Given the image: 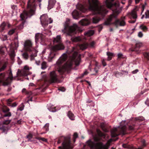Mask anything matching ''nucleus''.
<instances>
[{
    "label": "nucleus",
    "mask_w": 149,
    "mask_h": 149,
    "mask_svg": "<svg viewBox=\"0 0 149 149\" xmlns=\"http://www.w3.org/2000/svg\"><path fill=\"white\" fill-rule=\"evenodd\" d=\"M67 58V54L66 53H64L57 62L56 64L59 67L58 71L61 74L70 68L73 63L76 66L78 65L79 64L80 61V56L78 55L77 52L74 51L72 56L70 57L69 60L63 66L61 67V65L66 60Z\"/></svg>",
    "instance_id": "obj_1"
},
{
    "label": "nucleus",
    "mask_w": 149,
    "mask_h": 149,
    "mask_svg": "<svg viewBox=\"0 0 149 149\" xmlns=\"http://www.w3.org/2000/svg\"><path fill=\"white\" fill-rule=\"evenodd\" d=\"M89 5L85 6L80 4L77 6V8L83 12H85L87 9L95 11L96 13L101 15L103 17L108 11L106 10L104 6L99 7V3L97 0H88Z\"/></svg>",
    "instance_id": "obj_2"
},
{
    "label": "nucleus",
    "mask_w": 149,
    "mask_h": 149,
    "mask_svg": "<svg viewBox=\"0 0 149 149\" xmlns=\"http://www.w3.org/2000/svg\"><path fill=\"white\" fill-rule=\"evenodd\" d=\"M114 0H106L105 1L106 5L107 8H111L112 7H115L116 9L115 10H112L113 14L111 15L107 19L104 23L105 25H110L111 24V22L113 18H116L120 12V11L118 10L117 8L119 6V3L118 1H116L114 4L112 3L113 2Z\"/></svg>",
    "instance_id": "obj_3"
},
{
    "label": "nucleus",
    "mask_w": 149,
    "mask_h": 149,
    "mask_svg": "<svg viewBox=\"0 0 149 149\" xmlns=\"http://www.w3.org/2000/svg\"><path fill=\"white\" fill-rule=\"evenodd\" d=\"M70 23V19L67 18L64 24V29L62 30L63 33L68 35L71 36L72 33L82 32V30L76 24H74L72 26H69Z\"/></svg>",
    "instance_id": "obj_4"
},
{
    "label": "nucleus",
    "mask_w": 149,
    "mask_h": 149,
    "mask_svg": "<svg viewBox=\"0 0 149 149\" xmlns=\"http://www.w3.org/2000/svg\"><path fill=\"white\" fill-rule=\"evenodd\" d=\"M9 111V109L6 106L4 105L1 106L0 113L2 116L0 117V125H8L10 123L11 120L8 118L11 116Z\"/></svg>",
    "instance_id": "obj_5"
},
{
    "label": "nucleus",
    "mask_w": 149,
    "mask_h": 149,
    "mask_svg": "<svg viewBox=\"0 0 149 149\" xmlns=\"http://www.w3.org/2000/svg\"><path fill=\"white\" fill-rule=\"evenodd\" d=\"M35 0H29L27 3V10L24 11L20 14V17L22 20L26 19L28 16L30 17L33 15L35 13Z\"/></svg>",
    "instance_id": "obj_6"
},
{
    "label": "nucleus",
    "mask_w": 149,
    "mask_h": 149,
    "mask_svg": "<svg viewBox=\"0 0 149 149\" xmlns=\"http://www.w3.org/2000/svg\"><path fill=\"white\" fill-rule=\"evenodd\" d=\"M113 141V139H110L107 141L106 144H104L102 142L95 143L89 140L87 141L86 143L91 148L94 149H108Z\"/></svg>",
    "instance_id": "obj_7"
},
{
    "label": "nucleus",
    "mask_w": 149,
    "mask_h": 149,
    "mask_svg": "<svg viewBox=\"0 0 149 149\" xmlns=\"http://www.w3.org/2000/svg\"><path fill=\"white\" fill-rule=\"evenodd\" d=\"M63 141L62 146H59L58 148L61 149H71L73 147L71 145L70 143V138L69 137H65L62 136L58 139V143H60Z\"/></svg>",
    "instance_id": "obj_8"
},
{
    "label": "nucleus",
    "mask_w": 149,
    "mask_h": 149,
    "mask_svg": "<svg viewBox=\"0 0 149 149\" xmlns=\"http://www.w3.org/2000/svg\"><path fill=\"white\" fill-rule=\"evenodd\" d=\"M125 121H122L121 123L120 126L117 128H115L111 131V136L112 137H116L119 135L120 133L124 134L126 127L125 125H122V124L124 123Z\"/></svg>",
    "instance_id": "obj_9"
},
{
    "label": "nucleus",
    "mask_w": 149,
    "mask_h": 149,
    "mask_svg": "<svg viewBox=\"0 0 149 149\" xmlns=\"http://www.w3.org/2000/svg\"><path fill=\"white\" fill-rule=\"evenodd\" d=\"M40 19L41 24L43 26L47 25L53 22L52 19L51 18H49L46 14H44L41 16Z\"/></svg>",
    "instance_id": "obj_10"
},
{
    "label": "nucleus",
    "mask_w": 149,
    "mask_h": 149,
    "mask_svg": "<svg viewBox=\"0 0 149 149\" xmlns=\"http://www.w3.org/2000/svg\"><path fill=\"white\" fill-rule=\"evenodd\" d=\"M24 47L26 50L29 51H33L34 50V49H36V47L34 48L32 47V43L30 40H26L24 43Z\"/></svg>",
    "instance_id": "obj_11"
},
{
    "label": "nucleus",
    "mask_w": 149,
    "mask_h": 149,
    "mask_svg": "<svg viewBox=\"0 0 149 149\" xmlns=\"http://www.w3.org/2000/svg\"><path fill=\"white\" fill-rule=\"evenodd\" d=\"M58 78L57 75L54 71H53L50 72V78L49 82L50 83H55L57 81Z\"/></svg>",
    "instance_id": "obj_12"
},
{
    "label": "nucleus",
    "mask_w": 149,
    "mask_h": 149,
    "mask_svg": "<svg viewBox=\"0 0 149 149\" xmlns=\"http://www.w3.org/2000/svg\"><path fill=\"white\" fill-rule=\"evenodd\" d=\"M64 46L63 43L61 42L58 43V44L52 46L51 47L50 49L52 51H56L58 50L64 49Z\"/></svg>",
    "instance_id": "obj_13"
},
{
    "label": "nucleus",
    "mask_w": 149,
    "mask_h": 149,
    "mask_svg": "<svg viewBox=\"0 0 149 149\" xmlns=\"http://www.w3.org/2000/svg\"><path fill=\"white\" fill-rule=\"evenodd\" d=\"M125 17H122L120 19L116 20L114 24L117 27L119 26H124L125 25Z\"/></svg>",
    "instance_id": "obj_14"
},
{
    "label": "nucleus",
    "mask_w": 149,
    "mask_h": 149,
    "mask_svg": "<svg viewBox=\"0 0 149 149\" xmlns=\"http://www.w3.org/2000/svg\"><path fill=\"white\" fill-rule=\"evenodd\" d=\"M88 47V44L87 43H84L80 45H77L75 47L72 48V52L74 51L75 50H77L78 47H79L81 49L84 50L86 48Z\"/></svg>",
    "instance_id": "obj_15"
},
{
    "label": "nucleus",
    "mask_w": 149,
    "mask_h": 149,
    "mask_svg": "<svg viewBox=\"0 0 149 149\" xmlns=\"http://www.w3.org/2000/svg\"><path fill=\"white\" fill-rule=\"evenodd\" d=\"M29 68L28 66H25L24 67V69L22 70L21 71L22 74L24 76H26L29 74Z\"/></svg>",
    "instance_id": "obj_16"
},
{
    "label": "nucleus",
    "mask_w": 149,
    "mask_h": 149,
    "mask_svg": "<svg viewBox=\"0 0 149 149\" xmlns=\"http://www.w3.org/2000/svg\"><path fill=\"white\" fill-rule=\"evenodd\" d=\"M94 31L93 30H89L84 33V39H86L88 37H90L94 34Z\"/></svg>",
    "instance_id": "obj_17"
},
{
    "label": "nucleus",
    "mask_w": 149,
    "mask_h": 149,
    "mask_svg": "<svg viewBox=\"0 0 149 149\" xmlns=\"http://www.w3.org/2000/svg\"><path fill=\"white\" fill-rule=\"evenodd\" d=\"M90 23V21L87 19H83L79 22V24L83 26L87 25L89 24Z\"/></svg>",
    "instance_id": "obj_18"
},
{
    "label": "nucleus",
    "mask_w": 149,
    "mask_h": 149,
    "mask_svg": "<svg viewBox=\"0 0 149 149\" xmlns=\"http://www.w3.org/2000/svg\"><path fill=\"white\" fill-rule=\"evenodd\" d=\"M48 2V8L50 10L53 8L56 2V1L55 0H49Z\"/></svg>",
    "instance_id": "obj_19"
},
{
    "label": "nucleus",
    "mask_w": 149,
    "mask_h": 149,
    "mask_svg": "<svg viewBox=\"0 0 149 149\" xmlns=\"http://www.w3.org/2000/svg\"><path fill=\"white\" fill-rule=\"evenodd\" d=\"M72 15L74 19H77L79 16V13L76 10H74L72 13Z\"/></svg>",
    "instance_id": "obj_20"
},
{
    "label": "nucleus",
    "mask_w": 149,
    "mask_h": 149,
    "mask_svg": "<svg viewBox=\"0 0 149 149\" xmlns=\"http://www.w3.org/2000/svg\"><path fill=\"white\" fill-rule=\"evenodd\" d=\"M61 38L60 36H58L56 38H54L53 42L54 43H61Z\"/></svg>",
    "instance_id": "obj_21"
},
{
    "label": "nucleus",
    "mask_w": 149,
    "mask_h": 149,
    "mask_svg": "<svg viewBox=\"0 0 149 149\" xmlns=\"http://www.w3.org/2000/svg\"><path fill=\"white\" fill-rule=\"evenodd\" d=\"M34 53V54H31L30 56V59L31 61L33 60L34 59V57L36 56L37 53L38 51L36 49H34V50L32 51Z\"/></svg>",
    "instance_id": "obj_22"
},
{
    "label": "nucleus",
    "mask_w": 149,
    "mask_h": 149,
    "mask_svg": "<svg viewBox=\"0 0 149 149\" xmlns=\"http://www.w3.org/2000/svg\"><path fill=\"white\" fill-rule=\"evenodd\" d=\"M6 22H3L0 25V31H2L6 29Z\"/></svg>",
    "instance_id": "obj_23"
},
{
    "label": "nucleus",
    "mask_w": 149,
    "mask_h": 149,
    "mask_svg": "<svg viewBox=\"0 0 149 149\" xmlns=\"http://www.w3.org/2000/svg\"><path fill=\"white\" fill-rule=\"evenodd\" d=\"M107 54L108 56V61H110L112 59V57L114 56V54L113 53L109 52H107Z\"/></svg>",
    "instance_id": "obj_24"
},
{
    "label": "nucleus",
    "mask_w": 149,
    "mask_h": 149,
    "mask_svg": "<svg viewBox=\"0 0 149 149\" xmlns=\"http://www.w3.org/2000/svg\"><path fill=\"white\" fill-rule=\"evenodd\" d=\"M67 115L69 118L72 120H74L75 119V117L74 114L70 111H69Z\"/></svg>",
    "instance_id": "obj_25"
},
{
    "label": "nucleus",
    "mask_w": 149,
    "mask_h": 149,
    "mask_svg": "<svg viewBox=\"0 0 149 149\" xmlns=\"http://www.w3.org/2000/svg\"><path fill=\"white\" fill-rule=\"evenodd\" d=\"M71 40L73 42H77L80 41L81 40V38L79 36L75 37L72 38Z\"/></svg>",
    "instance_id": "obj_26"
},
{
    "label": "nucleus",
    "mask_w": 149,
    "mask_h": 149,
    "mask_svg": "<svg viewBox=\"0 0 149 149\" xmlns=\"http://www.w3.org/2000/svg\"><path fill=\"white\" fill-rule=\"evenodd\" d=\"M97 134L99 137L103 136L104 138L105 136V135L102 133L99 129H97Z\"/></svg>",
    "instance_id": "obj_27"
},
{
    "label": "nucleus",
    "mask_w": 149,
    "mask_h": 149,
    "mask_svg": "<svg viewBox=\"0 0 149 149\" xmlns=\"http://www.w3.org/2000/svg\"><path fill=\"white\" fill-rule=\"evenodd\" d=\"M101 18L97 17H95L93 18V22L94 23H96L100 20Z\"/></svg>",
    "instance_id": "obj_28"
},
{
    "label": "nucleus",
    "mask_w": 149,
    "mask_h": 149,
    "mask_svg": "<svg viewBox=\"0 0 149 149\" xmlns=\"http://www.w3.org/2000/svg\"><path fill=\"white\" fill-rule=\"evenodd\" d=\"M105 125L104 123H101L100 125V126L103 130L105 132H107L108 131L107 129H106L105 127Z\"/></svg>",
    "instance_id": "obj_29"
},
{
    "label": "nucleus",
    "mask_w": 149,
    "mask_h": 149,
    "mask_svg": "<svg viewBox=\"0 0 149 149\" xmlns=\"http://www.w3.org/2000/svg\"><path fill=\"white\" fill-rule=\"evenodd\" d=\"M131 16L134 19L137 18V15L136 12L135 10H133L131 13Z\"/></svg>",
    "instance_id": "obj_30"
},
{
    "label": "nucleus",
    "mask_w": 149,
    "mask_h": 149,
    "mask_svg": "<svg viewBox=\"0 0 149 149\" xmlns=\"http://www.w3.org/2000/svg\"><path fill=\"white\" fill-rule=\"evenodd\" d=\"M35 139H37L40 142L41 141H42L44 142H47V139L42 137H36L35 138Z\"/></svg>",
    "instance_id": "obj_31"
},
{
    "label": "nucleus",
    "mask_w": 149,
    "mask_h": 149,
    "mask_svg": "<svg viewBox=\"0 0 149 149\" xmlns=\"http://www.w3.org/2000/svg\"><path fill=\"white\" fill-rule=\"evenodd\" d=\"M139 28L143 31H145L147 30V28L146 26L143 25H141L139 26Z\"/></svg>",
    "instance_id": "obj_32"
},
{
    "label": "nucleus",
    "mask_w": 149,
    "mask_h": 149,
    "mask_svg": "<svg viewBox=\"0 0 149 149\" xmlns=\"http://www.w3.org/2000/svg\"><path fill=\"white\" fill-rule=\"evenodd\" d=\"M47 68L46 63L45 62H43L41 64V68L42 69H44Z\"/></svg>",
    "instance_id": "obj_33"
},
{
    "label": "nucleus",
    "mask_w": 149,
    "mask_h": 149,
    "mask_svg": "<svg viewBox=\"0 0 149 149\" xmlns=\"http://www.w3.org/2000/svg\"><path fill=\"white\" fill-rule=\"evenodd\" d=\"M22 56L25 59H27L28 58V55L27 53H24L22 54Z\"/></svg>",
    "instance_id": "obj_34"
},
{
    "label": "nucleus",
    "mask_w": 149,
    "mask_h": 149,
    "mask_svg": "<svg viewBox=\"0 0 149 149\" xmlns=\"http://www.w3.org/2000/svg\"><path fill=\"white\" fill-rule=\"evenodd\" d=\"M4 76L5 74L4 73L0 74V83L2 81Z\"/></svg>",
    "instance_id": "obj_35"
},
{
    "label": "nucleus",
    "mask_w": 149,
    "mask_h": 149,
    "mask_svg": "<svg viewBox=\"0 0 149 149\" xmlns=\"http://www.w3.org/2000/svg\"><path fill=\"white\" fill-rule=\"evenodd\" d=\"M33 136V134L31 133H29V134L26 136V137L29 139L28 141L30 140L32 138Z\"/></svg>",
    "instance_id": "obj_36"
},
{
    "label": "nucleus",
    "mask_w": 149,
    "mask_h": 149,
    "mask_svg": "<svg viewBox=\"0 0 149 149\" xmlns=\"http://www.w3.org/2000/svg\"><path fill=\"white\" fill-rule=\"evenodd\" d=\"M15 29H13L10 30L8 32V34L10 35H12L15 32Z\"/></svg>",
    "instance_id": "obj_37"
},
{
    "label": "nucleus",
    "mask_w": 149,
    "mask_h": 149,
    "mask_svg": "<svg viewBox=\"0 0 149 149\" xmlns=\"http://www.w3.org/2000/svg\"><path fill=\"white\" fill-rule=\"evenodd\" d=\"M6 67V63H4L2 66L0 68V72L4 70Z\"/></svg>",
    "instance_id": "obj_38"
},
{
    "label": "nucleus",
    "mask_w": 149,
    "mask_h": 149,
    "mask_svg": "<svg viewBox=\"0 0 149 149\" xmlns=\"http://www.w3.org/2000/svg\"><path fill=\"white\" fill-rule=\"evenodd\" d=\"M5 48L3 47H0V54H3L4 53V49Z\"/></svg>",
    "instance_id": "obj_39"
},
{
    "label": "nucleus",
    "mask_w": 149,
    "mask_h": 149,
    "mask_svg": "<svg viewBox=\"0 0 149 149\" xmlns=\"http://www.w3.org/2000/svg\"><path fill=\"white\" fill-rule=\"evenodd\" d=\"M73 136L74 139L73 141L74 142L75 141V139L78 137V134L76 132L74 133V134Z\"/></svg>",
    "instance_id": "obj_40"
},
{
    "label": "nucleus",
    "mask_w": 149,
    "mask_h": 149,
    "mask_svg": "<svg viewBox=\"0 0 149 149\" xmlns=\"http://www.w3.org/2000/svg\"><path fill=\"white\" fill-rule=\"evenodd\" d=\"M143 54L145 57L149 60V53H143Z\"/></svg>",
    "instance_id": "obj_41"
},
{
    "label": "nucleus",
    "mask_w": 149,
    "mask_h": 149,
    "mask_svg": "<svg viewBox=\"0 0 149 149\" xmlns=\"http://www.w3.org/2000/svg\"><path fill=\"white\" fill-rule=\"evenodd\" d=\"M94 140L95 141H99L100 140V138L97 136H95L94 137Z\"/></svg>",
    "instance_id": "obj_42"
},
{
    "label": "nucleus",
    "mask_w": 149,
    "mask_h": 149,
    "mask_svg": "<svg viewBox=\"0 0 149 149\" xmlns=\"http://www.w3.org/2000/svg\"><path fill=\"white\" fill-rule=\"evenodd\" d=\"M95 44V42L94 41H92V42L90 43L89 45H88V47H94Z\"/></svg>",
    "instance_id": "obj_43"
},
{
    "label": "nucleus",
    "mask_w": 149,
    "mask_h": 149,
    "mask_svg": "<svg viewBox=\"0 0 149 149\" xmlns=\"http://www.w3.org/2000/svg\"><path fill=\"white\" fill-rule=\"evenodd\" d=\"M42 36V35L40 34H36L35 36L36 40H38L40 38V37Z\"/></svg>",
    "instance_id": "obj_44"
},
{
    "label": "nucleus",
    "mask_w": 149,
    "mask_h": 149,
    "mask_svg": "<svg viewBox=\"0 0 149 149\" xmlns=\"http://www.w3.org/2000/svg\"><path fill=\"white\" fill-rule=\"evenodd\" d=\"M49 125V123H46L44 126V128L47 131L48 130Z\"/></svg>",
    "instance_id": "obj_45"
},
{
    "label": "nucleus",
    "mask_w": 149,
    "mask_h": 149,
    "mask_svg": "<svg viewBox=\"0 0 149 149\" xmlns=\"http://www.w3.org/2000/svg\"><path fill=\"white\" fill-rule=\"evenodd\" d=\"M22 92L23 93L25 94H28L29 93V92H28L25 88H23L22 90Z\"/></svg>",
    "instance_id": "obj_46"
},
{
    "label": "nucleus",
    "mask_w": 149,
    "mask_h": 149,
    "mask_svg": "<svg viewBox=\"0 0 149 149\" xmlns=\"http://www.w3.org/2000/svg\"><path fill=\"white\" fill-rule=\"evenodd\" d=\"M2 130L3 132L4 133H5L6 134L7 133V131H8V129L7 128H2Z\"/></svg>",
    "instance_id": "obj_47"
},
{
    "label": "nucleus",
    "mask_w": 149,
    "mask_h": 149,
    "mask_svg": "<svg viewBox=\"0 0 149 149\" xmlns=\"http://www.w3.org/2000/svg\"><path fill=\"white\" fill-rule=\"evenodd\" d=\"M138 36L140 38H141L143 36V34L141 32H139L138 33Z\"/></svg>",
    "instance_id": "obj_48"
},
{
    "label": "nucleus",
    "mask_w": 149,
    "mask_h": 149,
    "mask_svg": "<svg viewBox=\"0 0 149 149\" xmlns=\"http://www.w3.org/2000/svg\"><path fill=\"white\" fill-rule=\"evenodd\" d=\"M141 142L142 143V146H143V147L146 146L145 141L143 139L142 140Z\"/></svg>",
    "instance_id": "obj_49"
},
{
    "label": "nucleus",
    "mask_w": 149,
    "mask_h": 149,
    "mask_svg": "<svg viewBox=\"0 0 149 149\" xmlns=\"http://www.w3.org/2000/svg\"><path fill=\"white\" fill-rule=\"evenodd\" d=\"M12 102V100L11 99H8L7 100V102L8 103V105H10V103Z\"/></svg>",
    "instance_id": "obj_50"
},
{
    "label": "nucleus",
    "mask_w": 149,
    "mask_h": 149,
    "mask_svg": "<svg viewBox=\"0 0 149 149\" xmlns=\"http://www.w3.org/2000/svg\"><path fill=\"white\" fill-rule=\"evenodd\" d=\"M88 73V72L86 70L83 74H82V76L83 77L85 75H87Z\"/></svg>",
    "instance_id": "obj_51"
},
{
    "label": "nucleus",
    "mask_w": 149,
    "mask_h": 149,
    "mask_svg": "<svg viewBox=\"0 0 149 149\" xmlns=\"http://www.w3.org/2000/svg\"><path fill=\"white\" fill-rule=\"evenodd\" d=\"M146 17L148 18L149 17V11L148 10L146 13Z\"/></svg>",
    "instance_id": "obj_52"
},
{
    "label": "nucleus",
    "mask_w": 149,
    "mask_h": 149,
    "mask_svg": "<svg viewBox=\"0 0 149 149\" xmlns=\"http://www.w3.org/2000/svg\"><path fill=\"white\" fill-rule=\"evenodd\" d=\"M58 90L63 92H64L65 90V88L64 87L61 88H59Z\"/></svg>",
    "instance_id": "obj_53"
},
{
    "label": "nucleus",
    "mask_w": 149,
    "mask_h": 149,
    "mask_svg": "<svg viewBox=\"0 0 149 149\" xmlns=\"http://www.w3.org/2000/svg\"><path fill=\"white\" fill-rule=\"evenodd\" d=\"M123 55L121 53H119L118 54V58H121L123 56Z\"/></svg>",
    "instance_id": "obj_54"
},
{
    "label": "nucleus",
    "mask_w": 149,
    "mask_h": 149,
    "mask_svg": "<svg viewBox=\"0 0 149 149\" xmlns=\"http://www.w3.org/2000/svg\"><path fill=\"white\" fill-rule=\"evenodd\" d=\"M6 26H7L8 28H9L11 26V25L8 22H6Z\"/></svg>",
    "instance_id": "obj_55"
},
{
    "label": "nucleus",
    "mask_w": 149,
    "mask_h": 149,
    "mask_svg": "<svg viewBox=\"0 0 149 149\" xmlns=\"http://www.w3.org/2000/svg\"><path fill=\"white\" fill-rule=\"evenodd\" d=\"M129 130H132L134 128V126H130L129 127Z\"/></svg>",
    "instance_id": "obj_56"
},
{
    "label": "nucleus",
    "mask_w": 149,
    "mask_h": 149,
    "mask_svg": "<svg viewBox=\"0 0 149 149\" xmlns=\"http://www.w3.org/2000/svg\"><path fill=\"white\" fill-rule=\"evenodd\" d=\"M102 63L104 66H105L106 65V63L104 60L102 61Z\"/></svg>",
    "instance_id": "obj_57"
},
{
    "label": "nucleus",
    "mask_w": 149,
    "mask_h": 149,
    "mask_svg": "<svg viewBox=\"0 0 149 149\" xmlns=\"http://www.w3.org/2000/svg\"><path fill=\"white\" fill-rule=\"evenodd\" d=\"M23 28V24H21L19 25V29H21Z\"/></svg>",
    "instance_id": "obj_58"
},
{
    "label": "nucleus",
    "mask_w": 149,
    "mask_h": 149,
    "mask_svg": "<svg viewBox=\"0 0 149 149\" xmlns=\"http://www.w3.org/2000/svg\"><path fill=\"white\" fill-rule=\"evenodd\" d=\"M135 22V20H130L129 21V23H134Z\"/></svg>",
    "instance_id": "obj_59"
},
{
    "label": "nucleus",
    "mask_w": 149,
    "mask_h": 149,
    "mask_svg": "<svg viewBox=\"0 0 149 149\" xmlns=\"http://www.w3.org/2000/svg\"><path fill=\"white\" fill-rule=\"evenodd\" d=\"M145 103L146 104H148L149 103V100L148 99H147L145 102Z\"/></svg>",
    "instance_id": "obj_60"
},
{
    "label": "nucleus",
    "mask_w": 149,
    "mask_h": 149,
    "mask_svg": "<svg viewBox=\"0 0 149 149\" xmlns=\"http://www.w3.org/2000/svg\"><path fill=\"white\" fill-rule=\"evenodd\" d=\"M138 70H136L134 71H133L132 72V73L133 74H135L138 72Z\"/></svg>",
    "instance_id": "obj_61"
},
{
    "label": "nucleus",
    "mask_w": 149,
    "mask_h": 149,
    "mask_svg": "<svg viewBox=\"0 0 149 149\" xmlns=\"http://www.w3.org/2000/svg\"><path fill=\"white\" fill-rule=\"evenodd\" d=\"M21 120H18L17 121V123H18L19 124H20L21 123Z\"/></svg>",
    "instance_id": "obj_62"
},
{
    "label": "nucleus",
    "mask_w": 149,
    "mask_h": 149,
    "mask_svg": "<svg viewBox=\"0 0 149 149\" xmlns=\"http://www.w3.org/2000/svg\"><path fill=\"white\" fill-rule=\"evenodd\" d=\"M123 146L125 148H127V145L125 144H124L123 145Z\"/></svg>",
    "instance_id": "obj_63"
},
{
    "label": "nucleus",
    "mask_w": 149,
    "mask_h": 149,
    "mask_svg": "<svg viewBox=\"0 0 149 149\" xmlns=\"http://www.w3.org/2000/svg\"><path fill=\"white\" fill-rule=\"evenodd\" d=\"M140 0H135L136 3H138Z\"/></svg>",
    "instance_id": "obj_64"
}]
</instances>
